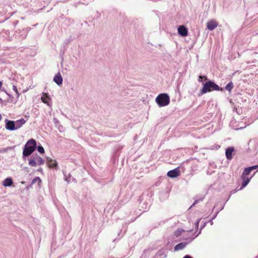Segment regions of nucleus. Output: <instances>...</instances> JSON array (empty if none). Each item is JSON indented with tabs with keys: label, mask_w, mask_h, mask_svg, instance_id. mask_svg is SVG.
I'll use <instances>...</instances> for the list:
<instances>
[{
	"label": "nucleus",
	"mask_w": 258,
	"mask_h": 258,
	"mask_svg": "<svg viewBox=\"0 0 258 258\" xmlns=\"http://www.w3.org/2000/svg\"><path fill=\"white\" fill-rule=\"evenodd\" d=\"M214 90L222 91L223 89L219 87L214 82L208 81L203 85V87L200 91L199 96Z\"/></svg>",
	"instance_id": "obj_1"
},
{
	"label": "nucleus",
	"mask_w": 258,
	"mask_h": 258,
	"mask_svg": "<svg viewBox=\"0 0 258 258\" xmlns=\"http://www.w3.org/2000/svg\"><path fill=\"white\" fill-rule=\"evenodd\" d=\"M36 147V142L32 139L29 140L25 146L23 154L24 156H28L31 154Z\"/></svg>",
	"instance_id": "obj_2"
},
{
	"label": "nucleus",
	"mask_w": 258,
	"mask_h": 258,
	"mask_svg": "<svg viewBox=\"0 0 258 258\" xmlns=\"http://www.w3.org/2000/svg\"><path fill=\"white\" fill-rule=\"evenodd\" d=\"M156 102L159 106H165L169 104L170 98L167 94H160L156 97Z\"/></svg>",
	"instance_id": "obj_3"
},
{
	"label": "nucleus",
	"mask_w": 258,
	"mask_h": 258,
	"mask_svg": "<svg viewBox=\"0 0 258 258\" xmlns=\"http://www.w3.org/2000/svg\"><path fill=\"white\" fill-rule=\"evenodd\" d=\"M180 175L179 167H178L173 170L169 171L167 175L171 178H176Z\"/></svg>",
	"instance_id": "obj_4"
},
{
	"label": "nucleus",
	"mask_w": 258,
	"mask_h": 258,
	"mask_svg": "<svg viewBox=\"0 0 258 258\" xmlns=\"http://www.w3.org/2000/svg\"><path fill=\"white\" fill-rule=\"evenodd\" d=\"M218 26V22L215 20H211L207 23V28L209 30H213Z\"/></svg>",
	"instance_id": "obj_5"
},
{
	"label": "nucleus",
	"mask_w": 258,
	"mask_h": 258,
	"mask_svg": "<svg viewBox=\"0 0 258 258\" xmlns=\"http://www.w3.org/2000/svg\"><path fill=\"white\" fill-rule=\"evenodd\" d=\"M6 128L10 131L16 130L15 122L12 120H6Z\"/></svg>",
	"instance_id": "obj_6"
},
{
	"label": "nucleus",
	"mask_w": 258,
	"mask_h": 258,
	"mask_svg": "<svg viewBox=\"0 0 258 258\" xmlns=\"http://www.w3.org/2000/svg\"><path fill=\"white\" fill-rule=\"evenodd\" d=\"M178 33L182 36H186L187 35V30L185 26L181 25L178 28Z\"/></svg>",
	"instance_id": "obj_7"
},
{
	"label": "nucleus",
	"mask_w": 258,
	"mask_h": 258,
	"mask_svg": "<svg viewBox=\"0 0 258 258\" xmlns=\"http://www.w3.org/2000/svg\"><path fill=\"white\" fill-rule=\"evenodd\" d=\"M234 151L233 147H229L227 148L225 152V155L226 158L228 160H231L232 159V152Z\"/></svg>",
	"instance_id": "obj_8"
},
{
	"label": "nucleus",
	"mask_w": 258,
	"mask_h": 258,
	"mask_svg": "<svg viewBox=\"0 0 258 258\" xmlns=\"http://www.w3.org/2000/svg\"><path fill=\"white\" fill-rule=\"evenodd\" d=\"M53 81L58 85H60L62 83V78L60 73H57L54 77Z\"/></svg>",
	"instance_id": "obj_9"
},
{
	"label": "nucleus",
	"mask_w": 258,
	"mask_h": 258,
	"mask_svg": "<svg viewBox=\"0 0 258 258\" xmlns=\"http://www.w3.org/2000/svg\"><path fill=\"white\" fill-rule=\"evenodd\" d=\"M26 123V120L22 118L15 122L16 130L21 127Z\"/></svg>",
	"instance_id": "obj_10"
},
{
	"label": "nucleus",
	"mask_w": 258,
	"mask_h": 258,
	"mask_svg": "<svg viewBox=\"0 0 258 258\" xmlns=\"http://www.w3.org/2000/svg\"><path fill=\"white\" fill-rule=\"evenodd\" d=\"M241 177H242L243 182L242 183L240 189H242L244 187H245L248 184V183H249V181L250 180V179L251 178V177H247L245 176H242Z\"/></svg>",
	"instance_id": "obj_11"
},
{
	"label": "nucleus",
	"mask_w": 258,
	"mask_h": 258,
	"mask_svg": "<svg viewBox=\"0 0 258 258\" xmlns=\"http://www.w3.org/2000/svg\"><path fill=\"white\" fill-rule=\"evenodd\" d=\"M257 167H258V166H253L246 168L244 170V171L242 173V176H246L247 175H248L250 174L251 170H252L253 169H256Z\"/></svg>",
	"instance_id": "obj_12"
},
{
	"label": "nucleus",
	"mask_w": 258,
	"mask_h": 258,
	"mask_svg": "<svg viewBox=\"0 0 258 258\" xmlns=\"http://www.w3.org/2000/svg\"><path fill=\"white\" fill-rule=\"evenodd\" d=\"M47 164L48 166L50 168H54L57 166V162L51 159H47Z\"/></svg>",
	"instance_id": "obj_13"
},
{
	"label": "nucleus",
	"mask_w": 258,
	"mask_h": 258,
	"mask_svg": "<svg viewBox=\"0 0 258 258\" xmlns=\"http://www.w3.org/2000/svg\"><path fill=\"white\" fill-rule=\"evenodd\" d=\"M13 182L11 178H7L3 181V185L5 186H10L12 185Z\"/></svg>",
	"instance_id": "obj_14"
},
{
	"label": "nucleus",
	"mask_w": 258,
	"mask_h": 258,
	"mask_svg": "<svg viewBox=\"0 0 258 258\" xmlns=\"http://www.w3.org/2000/svg\"><path fill=\"white\" fill-rule=\"evenodd\" d=\"M186 246V243L184 242H181L176 245L174 247L175 250H178L180 249H182Z\"/></svg>",
	"instance_id": "obj_15"
},
{
	"label": "nucleus",
	"mask_w": 258,
	"mask_h": 258,
	"mask_svg": "<svg viewBox=\"0 0 258 258\" xmlns=\"http://www.w3.org/2000/svg\"><path fill=\"white\" fill-rule=\"evenodd\" d=\"M49 99V98L47 94L43 93V95L41 97V99L43 103H44L47 105H49V103L48 102V100Z\"/></svg>",
	"instance_id": "obj_16"
},
{
	"label": "nucleus",
	"mask_w": 258,
	"mask_h": 258,
	"mask_svg": "<svg viewBox=\"0 0 258 258\" xmlns=\"http://www.w3.org/2000/svg\"><path fill=\"white\" fill-rule=\"evenodd\" d=\"M233 88V83L232 82H230L226 86L225 89L227 90L229 92H231Z\"/></svg>",
	"instance_id": "obj_17"
},
{
	"label": "nucleus",
	"mask_w": 258,
	"mask_h": 258,
	"mask_svg": "<svg viewBox=\"0 0 258 258\" xmlns=\"http://www.w3.org/2000/svg\"><path fill=\"white\" fill-rule=\"evenodd\" d=\"M36 160L37 161V163L39 165L43 164L44 163V160L41 157H40L38 155H36Z\"/></svg>",
	"instance_id": "obj_18"
},
{
	"label": "nucleus",
	"mask_w": 258,
	"mask_h": 258,
	"mask_svg": "<svg viewBox=\"0 0 258 258\" xmlns=\"http://www.w3.org/2000/svg\"><path fill=\"white\" fill-rule=\"evenodd\" d=\"M183 231V230H182V229H177L174 232V235L176 237H178L180 235H181V234Z\"/></svg>",
	"instance_id": "obj_19"
},
{
	"label": "nucleus",
	"mask_w": 258,
	"mask_h": 258,
	"mask_svg": "<svg viewBox=\"0 0 258 258\" xmlns=\"http://www.w3.org/2000/svg\"><path fill=\"white\" fill-rule=\"evenodd\" d=\"M29 164L31 166H36L37 165L36 161L34 159H31L29 161Z\"/></svg>",
	"instance_id": "obj_20"
},
{
	"label": "nucleus",
	"mask_w": 258,
	"mask_h": 258,
	"mask_svg": "<svg viewBox=\"0 0 258 258\" xmlns=\"http://www.w3.org/2000/svg\"><path fill=\"white\" fill-rule=\"evenodd\" d=\"M204 79L205 81H206L208 80L207 77L205 76H199L198 81L199 82H202L203 81L202 79Z\"/></svg>",
	"instance_id": "obj_21"
},
{
	"label": "nucleus",
	"mask_w": 258,
	"mask_h": 258,
	"mask_svg": "<svg viewBox=\"0 0 258 258\" xmlns=\"http://www.w3.org/2000/svg\"><path fill=\"white\" fill-rule=\"evenodd\" d=\"M37 150L41 154H43L44 153V149L43 147L42 146H38Z\"/></svg>",
	"instance_id": "obj_22"
},
{
	"label": "nucleus",
	"mask_w": 258,
	"mask_h": 258,
	"mask_svg": "<svg viewBox=\"0 0 258 258\" xmlns=\"http://www.w3.org/2000/svg\"><path fill=\"white\" fill-rule=\"evenodd\" d=\"M38 180L39 182H41V179L39 177H37L36 178H35L33 180V183H34L36 181Z\"/></svg>",
	"instance_id": "obj_23"
},
{
	"label": "nucleus",
	"mask_w": 258,
	"mask_h": 258,
	"mask_svg": "<svg viewBox=\"0 0 258 258\" xmlns=\"http://www.w3.org/2000/svg\"><path fill=\"white\" fill-rule=\"evenodd\" d=\"M13 90L15 92H17V91H18L17 88V87H16L15 85H13Z\"/></svg>",
	"instance_id": "obj_24"
},
{
	"label": "nucleus",
	"mask_w": 258,
	"mask_h": 258,
	"mask_svg": "<svg viewBox=\"0 0 258 258\" xmlns=\"http://www.w3.org/2000/svg\"><path fill=\"white\" fill-rule=\"evenodd\" d=\"M16 93L17 98H18L20 96V94L19 93L18 91H17V92H16Z\"/></svg>",
	"instance_id": "obj_25"
},
{
	"label": "nucleus",
	"mask_w": 258,
	"mask_h": 258,
	"mask_svg": "<svg viewBox=\"0 0 258 258\" xmlns=\"http://www.w3.org/2000/svg\"><path fill=\"white\" fill-rule=\"evenodd\" d=\"M183 258H192L191 256L188 255H186L183 257Z\"/></svg>",
	"instance_id": "obj_26"
},
{
	"label": "nucleus",
	"mask_w": 258,
	"mask_h": 258,
	"mask_svg": "<svg viewBox=\"0 0 258 258\" xmlns=\"http://www.w3.org/2000/svg\"><path fill=\"white\" fill-rule=\"evenodd\" d=\"M3 83L2 82L0 81V89L2 88Z\"/></svg>",
	"instance_id": "obj_27"
},
{
	"label": "nucleus",
	"mask_w": 258,
	"mask_h": 258,
	"mask_svg": "<svg viewBox=\"0 0 258 258\" xmlns=\"http://www.w3.org/2000/svg\"><path fill=\"white\" fill-rule=\"evenodd\" d=\"M26 91H27V90H24V91H23V92H26Z\"/></svg>",
	"instance_id": "obj_28"
}]
</instances>
